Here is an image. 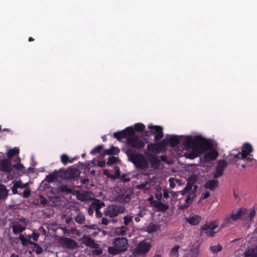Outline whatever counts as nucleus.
Listing matches in <instances>:
<instances>
[{
  "label": "nucleus",
  "instance_id": "f257e3e1",
  "mask_svg": "<svg viewBox=\"0 0 257 257\" xmlns=\"http://www.w3.org/2000/svg\"><path fill=\"white\" fill-rule=\"evenodd\" d=\"M183 145L186 148L192 149L191 152L185 155L186 158L190 159L199 157L212 148L211 143L200 136H196L195 138L186 137L183 140Z\"/></svg>",
  "mask_w": 257,
  "mask_h": 257
},
{
  "label": "nucleus",
  "instance_id": "f03ea898",
  "mask_svg": "<svg viewBox=\"0 0 257 257\" xmlns=\"http://www.w3.org/2000/svg\"><path fill=\"white\" fill-rule=\"evenodd\" d=\"M113 137L117 139L125 138L127 145L133 148L141 149L145 146L146 143L136 135L132 126H128L122 131L113 133Z\"/></svg>",
  "mask_w": 257,
  "mask_h": 257
},
{
  "label": "nucleus",
  "instance_id": "7ed1b4c3",
  "mask_svg": "<svg viewBox=\"0 0 257 257\" xmlns=\"http://www.w3.org/2000/svg\"><path fill=\"white\" fill-rule=\"evenodd\" d=\"M125 153L130 161L134 164L136 168L144 170L149 167V162L142 153H136L131 148H127Z\"/></svg>",
  "mask_w": 257,
  "mask_h": 257
},
{
  "label": "nucleus",
  "instance_id": "20e7f679",
  "mask_svg": "<svg viewBox=\"0 0 257 257\" xmlns=\"http://www.w3.org/2000/svg\"><path fill=\"white\" fill-rule=\"evenodd\" d=\"M152 247L151 241L149 239H144L140 241L132 250V254L135 257L145 256Z\"/></svg>",
  "mask_w": 257,
  "mask_h": 257
},
{
  "label": "nucleus",
  "instance_id": "39448f33",
  "mask_svg": "<svg viewBox=\"0 0 257 257\" xmlns=\"http://www.w3.org/2000/svg\"><path fill=\"white\" fill-rule=\"evenodd\" d=\"M128 248V240L125 237H115L113 240V255L126 251Z\"/></svg>",
  "mask_w": 257,
  "mask_h": 257
},
{
  "label": "nucleus",
  "instance_id": "423d86ee",
  "mask_svg": "<svg viewBox=\"0 0 257 257\" xmlns=\"http://www.w3.org/2000/svg\"><path fill=\"white\" fill-rule=\"evenodd\" d=\"M148 128L150 131H146L144 133V136L150 137L151 136H154V141L157 142L160 140L163 137V128L160 125H149Z\"/></svg>",
  "mask_w": 257,
  "mask_h": 257
},
{
  "label": "nucleus",
  "instance_id": "0eeeda50",
  "mask_svg": "<svg viewBox=\"0 0 257 257\" xmlns=\"http://www.w3.org/2000/svg\"><path fill=\"white\" fill-rule=\"evenodd\" d=\"M216 227L217 224L216 221L207 222L204 225L201 226L200 232L201 233H204L207 236L213 237L216 232V231H214V229Z\"/></svg>",
  "mask_w": 257,
  "mask_h": 257
},
{
  "label": "nucleus",
  "instance_id": "6e6552de",
  "mask_svg": "<svg viewBox=\"0 0 257 257\" xmlns=\"http://www.w3.org/2000/svg\"><path fill=\"white\" fill-rule=\"evenodd\" d=\"M132 192L130 189L122 187L119 189V192L115 197V200L120 202L128 203L131 198Z\"/></svg>",
  "mask_w": 257,
  "mask_h": 257
},
{
  "label": "nucleus",
  "instance_id": "1a4fd4ad",
  "mask_svg": "<svg viewBox=\"0 0 257 257\" xmlns=\"http://www.w3.org/2000/svg\"><path fill=\"white\" fill-rule=\"evenodd\" d=\"M252 152L253 148L251 145L248 143H244L241 146V151L240 152L241 153V155H240L241 156V159L243 160H246L250 162L252 161V159L250 157H248V156H249Z\"/></svg>",
  "mask_w": 257,
  "mask_h": 257
},
{
  "label": "nucleus",
  "instance_id": "9d476101",
  "mask_svg": "<svg viewBox=\"0 0 257 257\" xmlns=\"http://www.w3.org/2000/svg\"><path fill=\"white\" fill-rule=\"evenodd\" d=\"M80 175V172L78 169L71 166L64 172L63 177L67 179H75L79 178Z\"/></svg>",
  "mask_w": 257,
  "mask_h": 257
},
{
  "label": "nucleus",
  "instance_id": "9b49d317",
  "mask_svg": "<svg viewBox=\"0 0 257 257\" xmlns=\"http://www.w3.org/2000/svg\"><path fill=\"white\" fill-rule=\"evenodd\" d=\"M59 242L63 247L70 249H74L78 246L77 243L70 238L61 237L59 238Z\"/></svg>",
  "mask_w": 257,
  "mask_h": 257
},
{
  "label": "nucleus",
  "instance_id": "f8f14e48",
  "mask_svg": "<svg viewBox=\"0 0 257 257\" xmlns=\"http://www.w3.org/2000/svg\"><path fill=\"white\" fill-rule=\"evenodd\" d=\"M227 165V161L224 160L218 161L215 168V172L213 174L214 178L216 179L222 176Z\"/></svg>",
  "mask_w": 257,
  "mask_h": 257
},
{
  "label": "nucleus",
  "instance_id": "ddd939ff",
  "mask_svg": "<svg viewBox=\"0 0 257 257\" xmlns=\"http://www.w3.org/2000/svg\"><path fill=\"white\" fill-rule=\"evenodd\" d=\"M182 136L167 135L169 144L172 147H175L178 144L181 143L183 145V140L186 138Z\"/></svg>",
  "mask_w": 257,
  "mask_h": 257
},
{
  "label": "nucleus",
  "instance_id": "4468645a",
  "mask_svg": "<svg viewBox=\"0 0 257 257\" xmlns=\"http://www.w3.org/2000/svg\"><path fill=\"white\" fill-rule=\"evenodd\" d=\"M1 169L2 171L6 173H11L13 168L11 165V160L9 159H4L0 162Z\"/></svg>",
  "mask_w": 257,
  "mask_h": 257
},
{
  "label": "nucleus",
  "instance_id": "2eb2a0df",
  "mask_svg": "<svg viewBox=\"0 0 257 257\" xmlns=\"http://www.w3.org/2000/svg\"><path fill=\"white\" fill-rule=\"evenodd\" d=\"M113 172V180L118 179L123 183L127 182L130 181V179L125 178V175L124 174H121L119 167H114Z\"/></svg>",
  "mask_w": 257,
  "mask_h": 257
},
{
  "label": "nucleus",
  "instance_id": "dca6fc26",
  "mask_svg": "<svg viewBox=\"0 0 257 257\" xmlns=\"http://www.w3.org/2000/svg\"><path fill=\"white\" fill-rule=\"evenodd\" d=\"M202 217L197 214H190L188 217H186V221L191 225H196L201 221Z\"/></svg>",
  "mask_w": 257,
  "mask_h": 257
},
{
  "label": "nucleus",
  "instance_id": "f3484780",
  "mask_svg": "<svg viewBox=\"0 0 257 257\" xmlns=\"http://www.w3.org/2000/svg\"><path fill=\"white\" fill-rule=\"evenodd\" d=\"M247 210L246 209H237L233 210L231 214H230L233 218V221L235 222L241 218L242 216L247 213Z\"/></svg>",
  "mask_w": 257,
  "mask_h": 257
},
{
  "label": "nucleus",
  "instance_id": "a211bd4d",
  "mask_svg": "<svg viewBox=\"0 0 257 257\" xmlns=\"http://www.w3.org/2000/svg\"><path fill=\"white\" fill-rule=\"evenodd\" d=\"M151 204L158 210L161 212L166 211L169 208V206L167 204H165L160 201L153 200L151 202Z\"/></svg>",
  "mask_w": 257,
  "mask_h": 257
},
{
  "label": "nucleus",
  "instance_id": "6ab92c4d",
  "mask_svg": "<svg viewBox=\"0 0 257 257\" xmlns=\"http://www.w3.org/2000/svg\"><path fill=\"white\" fill-rule=\"evenodd\" d=\"M151 167L154 169H158L161 164V160L157 156H152L149 159Z\"/></svg>",
  "mask_w": 257,
  "mask_h": 257
},
{
  "label": "nucleus",
  "instance_id": "aec40b11",
  "mask_svg": "<svg viewBox=\"0 0 257 257\" xmlns=\"http://www.w3.org/2000/svg\"><path fill=\"white\" fill-rule=\"evenodd\" d=\"M218 152L214 150H211L204 154V160L206 161H212L217 157Z\"/></svg>",
  "mask_w": 257,
  "mask_h": 257
},
{
  "label": "nucleus",
  "instance_id": "412c9836",
  "mask_svg": "<svg viewBox=\"0 0 257 257\" xmlns=\"http://www.w3.org/2000/svg\"><path fill=\"white\" fill-rule=\"evenodd\" d=\"M147 150L149 152L158 154L162 151L159 148L158 143L149 144L147 147Z\"/></svg>",
  "mask_w": 257,
  "mask_h": 257
},
{
  "label": "nucleus",
  "instance_id": "4be33fe9",
  "mask_svg": "<svg viewBox=\"0 0 257 257\" xmlns=\"http://www.w3.org/2000/svg\"><path fill=\"white\" fill-rule=\"evenodd\" d=\"M218 182L217 180H210L206 182L204 187L210 190H214L218 186Z\"/></svg>",
  "mask_w": 257,
  "mask_h": 257
},
{
  "label": "nucleus",
  "instance_id": "5701e85b",
  "mask_svg": "<svg viewBox=\"0 0 257 257\" xmlns=\"http://www.w3.org/2000/svg\"><path fill=\"white\" fill-rule=\"evenodd\" d=\"M240 155H241L240 151L236 150V154H230L227 158L230 162L234 163L238 160H242Z\"/></svg>",
  "mask_w": 257,
  "mask_h": 257
},
{
  "label": "nucleus",
  "instance_id": "b1692460",
  "mask_svg": "<svg viewBox=\"0 0 257 257\" xmlns=\"http://www.w3.org/2000/svg\"><path fill=\"white\" fill-rule=\"evenodd\" d=\"M12 228L13 229V233L15 234H18L22 232L26 228V226H23L22 224H20L18 223H17L13 225Z\"/></svg>",
  "mask_w": 257,
  "mask_h": 257
},
{
  "label": "nucleus",
  "instance_id": "393cba45",
  "mask_svg": "<svg viewBox=\"0 0 257 257\" xmlns=\"http://www.w3.org/2000/svg\"><path fill=\"white\" fill-rule=\"evenodd\" d=\"M106 155H109L108 159L107 164L108 165H112V145L110 146V148L108 150H104L102 153L103 157L105 156Z\"/></svg>",
  "mask_w": 257,
  "mask_h": 257
},
{
  "label": "nucleus",
  "instance_id": "a878e982",
  "mask_svg": "<svg viewBox=\"0 0 257 257\" xmlns=\"http://www.w3.org/2000/svg\"><path fill=\"white\" fill-rule=\"evenodd\" d=\"M91 204L92 205V207L94 208L95 210H100L105 205L103 201L98 199L94 200Z\"/></svg>",
  "mask_w": 257,
  "mask_h": 257
},
{
  "label": "nucleus",
  "instance_id": "bb28decb",
  "mask_svg": "<svg viewBox=\"0 0 257 257\" xmlns=\"http://www.w3.org/2000/svg\"><path fill=\"white\" fill-rule=\"evenodd\" d=\"M60 159L61 163L65 165L68 163H73L76 160V158H73L71 159L66 154H63L61 156Z\"/></svg>",
  "mask_w": 257,
  "mask_h": 257
},
{
  "label": "nucleus",
  "instance_id": "cd10ccee",
  "mask_svg": "<svg viewBox=\"0 0 257 257\" xmlns=\"http://www.w3.org/2000/svg\"><path fill=\"white\" fill-rule=\"evenodd\" d=\"M8 195V190L5 186L0 184V200L6 199Z\"/></svg>",
  "mask_w": 257,
  "mask_h": 257
},
{
  "label": "nucleus",
  "instance_id": "c85d7f7f",
  "mask_svg": "<svg viewBox=\"0 0 257 257\" xmlns=\"http://www.w3.org/2000/svg\"><path fill=\"white\" fill-rule=\"evenodd\" d=\"M75 220L78 224H83L85 220L84 214L82 212L79 211L75 217Z\"/></svg>",
  "mask_w": 257,
  "mask_h": 257
},
{
  "label": "nucleus",
  "instance_id": "c756f323",
  "mask_svg": "<svg viewBox=\"0 0 257 257\" xmlns=\"http://www.w3.org/2000/svg\"><path fill=\"white\" fill-rule=\"evenodd\" d=\"M58 178V173L57 171L54 172L53 173L49 174L46 176V180L49 183H52L56 180Z\"/></svg>",
  "mask_w": 257,
  "mask_h": 257
},
{
  "label": "nucleus",
  "instance_id": "7c9ffc66",
  "mask_svg": "<svg viewBox=\"0 0 257 257\" xmlns=\"http://www.w3.org/2000/svg\"><path fill=\"white\" fill-rule=\"evenodd\" d=\"M19 239L22 241V244L24 246L29 244H33V242L30 239V238L28 239L25 237L23 234H20L19 235Z\"/></svg>",
  "mask_w": 257,
  "mask_h": 257
},
{
  "label": "nucleus",
  "instance_id": "2f4dec72",
  "mask_svg": "<svg viewBox=\"0 0 257 257\" xmlns=\"http://www.w3.org/2000/svg\"><path fill=\"white\" fill-rule=\"evenodd\" d=\"M19 154V149L17 148L10 149L7 152L8 159L11 160L13 156Z\"/></svg>",
  "mask_w": 257,
  "mask_h": 257
},
{
  "label": "nucleus",
  "instance_id": "473e14b6",
  "mask_svg": "<svg viewBox=\"0 0 257 257\" xmlns=\"http://www.w3.org/2000/svg\"><path fill=\"white\" fill-rule=\"evenodd\" d=\"M124 210V207L113 205V217L116 216L120 213H123Z\"/></svg>",
  "mask_w": 257,
  "mask_h": 257
},
{
  "label": "nucleus",
  "instance_id": "72a5a7b5",
  "mask_svg": "<svg viewBox=\"0 0 257 257\" xmlns=\"http://www.w3.org/2000/svg\"><path fill=\"white\" fill-rule=\"evenodd\" d=\"M145 125L142 123H137L134 125V128H133L135 130V132L136 131L139 133L144 132L145 131Z\"/></svg>",
  "mask_w": 257,
  "mask_h": 257
},
{
  "label": "nucleus",
  "instance_id": "f704fd0d",
  "mask_svg": "<svg viewBox=\"0 0 257 257\" xmlns=\"http://www.w3.org/2000/svg\"><path fill=\"white\" fill-rule=\"evenodd\" d=\"M147 231L149 233H153L157 231L159 229V226L157 224L151 223L147 227Z\"/></svg>",
  "mask_w": 257,
  "mask_h": 257
},
{
  "label": "nucleus",
  "instance_id": "c9c22d12",
  "mask_svg": "<svg viewBox=\"0 0 257 257\" xmlns=\"http://www.w3.org/2000/svg\"><path fill=\"white\" fill-rule=\"evenodd\" d=\"M158 144H159V148L162 151L164 148H166L169 145L168 138L166 137V139L162 140L160 143H158Z\"/></svg>",
  "mask_w": 257,
  "mask_h": 257
},
{
  "label": "nucleus",
  "instance_id": "e433bc0d",
  "mask_svg": "<svg viewBox=\"0 0 257 257\" xmlns=\"http://www.w3.org/2000/svg\"><path fill=\"white\" fill-rule=\"evenodd\" d=\"M84 244L89 247H91L95 245V241L94 239L89 237H86L84 240Z\"/></svg>",
  "mask_w": 257,
  "mask_h": 257
},
{
  "label": "nucleus",
  "instance_id": "4c0bfd02",
  "mask_svg": "<svg viewBox=\"0 0 257 257\" xmlns=\"http://www.w3.org/2000/svg\"><path fill=\"white\" fill-rule=\"evenodd\" d=\"M232 219L231 215L226 217L222 224V226L223 227H227L232 222H234Z\"/></svg>",
  "mask_w": 257,
  "mask_h": 257
},
{
  "label": "nucleus",
  "instance_id": "58836bf2",
  "mask_svg": "<svg viewBox=\"0 0 257 257\" xmlns=\"http://www.w3.org/2000/svg\"><path fill=\"white\" fill-rule=\"evenodd\" d=\"M127 228L125 226H121L119 228H116L115 231V233L117 235H125L126 233V230Z\"/></svg>",
  "mask_w": 257,
  "mask_h": 257
},
{
  "label": "nucleus",
  "instance_id": "ea45409f",
  "mask_svg": "<svg viewBox=\"0 0 257 257\" xmlns=\"http://www.w3.org/2000/svg\"><path fill=\"white\" fill-rule=\"evenodd\" d=\"M245 257H256V253L253 249H248L244 253Z\"/></svg>",
  "mask_w": 257,
  "mask_h": 257
},
{
  "label": "nucleus",
  "instance_id": "a19ab883",
  "mask_svg": "<svg viewBox=\"0 0 257 257\" xmlns=\"http://www.w3.org/2000/svg\"><path fill=\"white\" fill-rule=\"evenodd\" d=\"M103 145H98L90 151V154L92 155H95L97 153H100L101 151H103Z\"/></svg>",
  "mask_w": 257,
  "mask_h": 257
},
{
  "label": "nucleus",
  "instance_id": "79ce46f5",
  "mask_svg": "<svg viewBox=\"0 0 257 257\" xmlns=\"http://www.w3.org/2000/svg\"><path fill=\"white\" fill-rule=\"evenodd\" d=\"M180 246L178 245H175L174 247H173L170 251L171 255L178 257L179 256L178 250Z\"/></svg>",
  "mask_w": 257,
  "mask_h": 257
},
{
  "label": "nucleus",
  "instance_id": "37998d69",
  "mask_svg": "<svg viewBox=\"0 0 257 257\" xmlns=\"http://www.w3.org/2000/svg\"><path fill=\"white\" fill-rule=\"evenodd\" d=\"M222 246L220 244L217 245H214L210 247V250L213 253H216L222 250Z\"/></svg>",
  "mask_w": 257,
  "mask_h": 257
},
{
  "label": "nucleus",
  "instance_id": "c03bdc74",
  "mask_svg": "<svg viewBox=\"0 0 257 257\" xmlns=\"http://www.w3.org/2000/svg\"><path fill=\"white\" fill-rule=\"evenodd\" d=\"M60 190L64 193H66L67 194H70L71 193V189L69 188L67 185H62L60 188Z\"/></svg>",
  "mask_w": 257,
  "mask_h": 257
},
{
  "label": "nucleus",
  "instance_id": "a18cd8bd",
  "mask_svg": "<svg viewBox=\"0 0 257 257\" xmlns=\"http://www.w3.org/2000/svg\"><path fill=\"white\" fill-rule=\"evenodd\" d=\"M12 168H14L19 171H22L25 168L24 165L20 163V160L17 164L12 165Z\"/></svg>",
  "mask_w": 257,
  "mask_h": 257
},
{
  "label": "nucleus",
  "instance_id": "49530a36",
  "mask_svg": "<svg viewBox=\"0 0 257 257\" xmlns=\"http://www.w3.org/2000/svg\"><path fill=\"white\" fill-rule=\"evenodd\" d=\"M39 236L40 234L39 233L33 231L31 235H29V238L30 239L32 238L34 241H37Z\"/></svg>",
  "mask_w": 257,
  "mask_h": 257
},
{
  "label": "nucleus",
  "instance_id": "de8ad7c7",
  "mask_svg": "<svg viewBox=\"0 0 257 257\" xmlns=\"http://www.w3.org/2000/svg\"><path fill=\"white\" fill-rule=\"evenodd\" d=\"M175 179L173 178H170L169 179V182L170 183V187L172 188H174L176 186V184L175 183ZM176 182L177 183H179L180 182V180L179 179H176Z\"/></svg>",
  "mask_w": 257,
  "mask_h": 257
},
{
  "label": "nucleus",
  "instance_id": "09e8293b",
  "mask_svg": "<svg viewBox=\"0 0 257 257\" xmlns=\"http://www.w3.org/2000/svg\"><path fill=\"white\" fill-rule=\"evenodd\" d=\"M195 197H193V195L189 193L185 199V203L187 204L188 203H191Z\"/></svg>",
  "mask_w": 257,
  "mask_h": 257
},
{
  "label": "nucleus",
  "instance_id": "8fccbe9b",
  "mask_svg": "<svg viewBox=\"0 0 257 257\" xmlns=\"http://www.w3.org/2000/svg\"><path fill=\"white\" fill-rule=\"evenodd\" d=\"M33 244L35 246V252H36V253L37 254H39L41 253L42 252V251H43L42 248L40 245H39L37 243L33 242Z\"/></svg>",
  "mask_w": 257,
  "mask_h": 257
},
{
  "label": "nucleus",
  "instance_id": "3c124183",
  "mask_svg": "<svg viewBox=\"0 0 257 257\" xmlns=\"http://www.w3.org/2000/svg\"><path fill=\"white\" fill-rule=\"evenodd\" d=\"M147 183H143L141 184H140L137 186V189H140V190H144L148 191L150 189V188L147 187Z\"/></svg>",
  "mask_w": 257,
  "mask_h": 257
},
{
  "label": "nucleus",
  "instance_id": "603ef678",
  "mask_svg": "<svg viewBox=\"0 0 257 257\" xmlns=\"http://www.w3.org/2000/svg\"><path fill=\"white\" fill-rule=\"evenodd\" d=\"M77 198L81 201H84L86 200V196L84 193H79L77 194Z\"/></svg>",
  "mask_w": 257,
  "mask_h": 257
},
{
  "label": "nucleus",
  "instance_id": "864d4df0",
  "mask_svg": "<svg viewBox=\"0 0 257 257\" xmlns=\"http://www.w3.org/2000/svg\"><path fill=\"white\" fill-rule=\"evenodd\" d=\"M123 219L125 225H127L132 221V218L130 216H126L124 217Z\"/></svg>",
  "mask_w": 257,
  "mask_h": 257
},
{
  "label": "nucleus",
  "instance_id": "5fc2aeb1",
  "mask_svg": "<svg viewBox=\"0 0 257 257\" xmlns=\"http://www.w3.org/2000/svg\"><path fill=\"white\" fill-rule=\"evenodd\" d=\"M102 253V250L100 248L99 249H94L92 250V253L94 255H100Z\"/></svg>",
  "mask_w": 257,
  "mask_h": 257
},
{
  "label": "nucleus",
  "instance_id": "6e6d98bb",
  "mask_svg": "<svg viewBox=\"0 0 257 257\" xmlns=\"http://www.w3.org/2000/svg\"><path fill=\"white\" fill-rule=\"evenodd\" d=\"M197 189H198V186L197 185H193V187L191 190L192 191L190 193H191L192 195H193V197L196 196V192L197 190Z\"/></svg>",
  "mask_w": 257,
  "mask_h": 257
},
{
  "label": "nucleus",
  "instance_id": "4d7b16f0",
  "mask_svg": "<svg viewBox=\"0 0 257 257\" xmlns=\"http://www.w3.org/2000/svg\"><path fill=\"white\" fill-rule=\"evenodd\" d=\"M193 183L190 182V181H188L186 187H185L186 189H187V190L189 192L191 191L193 187Z\"/></svg>",
  "mask_w": 257,
  "mask_h": 257
},
{
  "label": "nucleus",
  "instance_id": "13d9d810",
  "mask_svg": "<svg viewBox=\"0 0 257 257\" xmlns=\"http://www.w3.org/2000/svg\"><path fill=\"white\" fill-rule=\"evenodd\" d=\"M245 215H246V214ZM246 215L248 216V218L251 220L252 218L255 216V211L254 210H252L249 212L248 214L247 213Z\"/></svg>",
  "mask_w": 257,
  "mask_h": 257
},
{
  "label": "nucleus",
  "instance_id": "bf43d9fd",
  "mask_svg": "<svg viewBox=\"0 0 257 257\" xmlns=\"http://www.w3.org/2000/svg\"><path fill=\"white\" fill-rule=\"evenodd\" d=\"M31 194V191L29 189H25L23 192V196L24 198H28Z\"/></svg>",
  "mask_w": 257,
  "mask_h": 257
},
{
  "label": "nucleus",
  "instance_id": "052dcab7",
  "mask_svg": "<svg viewBox=\"0 0 257 257\" xmlns=\"http://www.w3.org/2000/svg\"><path fill=\"white\" fill-rule=\"evenodd\" d=\"M15 184L18 188H25L27 186V184H22L21 182H16Z\"/></svg>",
  "mask_w": 257,
  "mask_h": 257
},
{
  "label": "nucleus",
  "instance_id": "680f3d73",
  "mask_svg": "<svg viewBox=\"0 0 257 257\" xmlns=\"http://www.w3.org/2000/svg\"><path fill=\"white\" fill-rule=\"evenodd\" d=\"M80 182L82 184L87 185L89 183V180L88 178H82L80 177Z\"/></svg>",
  "mask_w": 257,
  "mask_h": 257
},
{
  "label": "nucleus",
  "instance_id": "e2e57ef3",
  "mask_svg": "<svg viewBox=\"0 0 257 257\" xmlns=\"http://www.w3.org/2000/svg\"><path fill=\"white\" fill-rule=\"evenodd\" d=\"M86 228L91 229H96L97 228V225L96 224H92V225H85L84 226Z\"/></svg>",
  "mask_w": 257,
  "mask_h": 257
},
{
  "label": "nucleus",
  "instance_id": "0e129e2a",
  "mask_svg": "<svg viewBox=\"0 0 257 257\" xmlns=\"http://www.w3.org/2000/svg\"><path fill=\"white\" fill-rule=\"evenodd\" d=\"M95 210L94 208L92 207V205L90 204L88 209V213L90 215H92L93 214V212Z\"/></svg>",
  "mask_w": 257,
  "mask_h": 257
},
{
  "label": "nucleus",
  "instance_id": "69168bd1",
  "mask_svg": "<svg viewBox=\"0 0 257 257\" xmlns=\"http://www.w3.org/2000/svg\"><path fill=\"white\" fill-rule=\"evenodd\" d=\"M210 193L209 192H206L205 193H204L201 197V199H206L207 198H208L210 196Z\"/></svg>",
  "mask_w": 257,
  "mask_h": 257
},
{
  "label": "nucleus",
  "instance_id": "338daca9",
  "mask_svg": "<svg viewBox=\"0 0 257 257\" xmlns=\"http://www.w3.org/2000/svg\"><path fill=\"white\" fill-rule=\"evenodd\" d=\"M103 174L106 175L108 178L112 179V174L109 173L107 170H104L103 171Z\"/></svg>",
  "mask_w": 257,
  "mask_h": 257
},
{
  "label": "nucleus",
  "instance_id": "774afa93",
  "mask_svg": "<svg viewBox=\"0 0 257 257\" xmlns=\"http://www.w3.org/2000/svg\"><path fill=\"white\" fill-rule=\"evenodd\" d=\"M189 207V205L188 204H186L185 203L183 204H182V205H180L179 206V208L181 210H185L187 208H188V207Z\"/></svg>",
  "mask_w": 257,
  "mask_h": 257
}]
</instances>
